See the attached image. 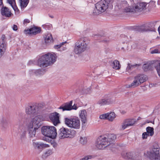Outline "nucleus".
I'll use <instances>...</instances> for the list:
<instances>
[{
  "mask_svg": "<svg viewBox=\"0 0 160 160\" xmlns=\"http://www.w3.org/2000/svg\"><path fill=\"white\" fill-rule=\"evenodd\" d=\"M116 138V136L113 134H109L100 136L97 139L96 146L98 149H103L110 145Z\"/></svg>",
  "mask_w": 160,
  "mask_h": 160,
  "instance_id": "nucleus-1",
  "label": "nucleus"
},
{
  "mask_svg": "<svg viewBox=\"0 0 160 160\" xmlns=\"http://www.w3.org/2000/svg\"><path fill=\"white\" fill-rule=\"evenodd\" d=\"M57 58L55 53H48L39 58L38 61V65L43 68L51 65L56 61Z\"/></svg>",
  "mask_w": 160,
  "mask_h": 160,
  "instance_id": "nucleus-2",
  "label": "nucleus"
},
{
  "mask_svg": "<svg viewBox=\"0 0 160 160\" xmlns=\"http://www.w3.org/2000/svg\"><path fill=\"white\" fill-rule=\"evenodd\" d=\"M112 2L110 0H101L95 4V9L93 11L94 15L102 13L105 11L109 7H112Z\"/></svg>",
  "mask_w": 160,
  "mask_h": 160,
  "instance_id": "nucleus-3",
  "label": "nucleus"
},
{
  "mask_svg": "<svg viewBox=\"0 0 160 160\" xmlns=\"http://www.w3.org/2000/svg\"><path fill=\"white\" fill-rule=\"evenodd\" d=\"M88 41L86 37L80 38L76 42L74 52L76 54H80L86 51L88 48Z\"/></svg>",
  "mask_w": 160,
  "mask_h": 160,
  "instance_id": "nucleus-4",
  "label": "nucleus"
},
{
  "mask_svg": "<svg viewBox=\"0 0 160 160\" xmlns=\"http://www.w3.org/2000/svg\"><path fill=\"white\" fill-rule=\"evenodd\" d=\"M64 122L68 127L75 129H79L81 127L80 120L77 117L65 118Z\"/></svg>",
  "mask_w": 160,
  "mask_h": 160,
  "instance_id": "nucleus-5",
  "label": "nucleus"
},
{
  "mask_svg": "<svg viewBox=\"0 0 160 160\" xmlns=\"http://www.w3.org/2000/svg\"><path fill=\"white\" fill-rule=\"evenodd\" d=\"M41 132L43 135L50 138H54L57 133L56 128L53 126H44L41 128Z\"/></svg>",
  "mask_w": 160,
  "mask_h": 160,
  "instance_id": "nucleus-6",
  "label": "nucleus"
},
{
  "mask_svg": "<svg viewBox=\"0 0 160 160\" xmlns=\"http://www.w3.org/2000/svg\"><path fill=\"white\" fill-rule=\"evenodd\" d=\"M122 157L128 160H142L140 153L135 152H125L122 154Z\"/></svg>",
  "mask_w": 160,
  "mask_h": 160,
  "instance_id": "nucleus-7",
  "label": "nucleus"
},
{
  "mask_svg": "<svg viewBox=\"0 0 160 160\" xmlns=\"http://www.w3.org/2000/svg\"><path fill=\"white\" fill-rule=\"evenodd\" d=\"M147 78L143 74H139L135 76L133 82L128 85V88H135L146 81Z\"/></svg>",
  "mask_w": 160,
  "mask_h": 160,
  "instance_id": "nucleus-8",
  "label": "nucleus"
},
{
  "mask_svg": "<svg viewBox=\"0 0 160 160\" xmlns=\"http://www.w3.org/2000/svg\"><path fill=\"white\" fill-rule=\"evenodd\" d=\"M44 120L43 117L41 115L36 116L31 119L29 126L38 129L41 126L42 122Z\"/></svg>",
  "mask_w": 160,
  "mask_h": 160,
  "instance_id": "nucleus-9",
  "label": "nucleus"
},
{
  "mask_svg": "<svg viewBox=\"0 0 160 160\" xmlns=\"http://www.w3.org/2000/svg\"><path fill=\"white\" fill-rule=\"evenodd\" d=\"M146 155L151 160L159 159L160 158L159 148L158 147H154L151 150L147 151Z\"/></svg>",
  "mask_w": 160,
  "mask_h": 160,
  "instance_id": "nucleus-10",
  "label": "nucleus"
},
{
  "mask_svg": "<svg viewBox=\"0 0 160 160\" xmlns=\"http://www.w3.org/2000/svg\"><path fill=\"white\" fill-rule=\"evenodd\" d=\"M116 117V115L113 112H108L101 115L99 118L102 119H107L109 122H112Z\"/></svg>",
  "mask_w": 160,
  "mask_h": 160,
  "instance_id": "nucleus-11",
  "label": "nucleus"
},
{
  "mask_svg": "<svg viewBox=\"0 0 160 160\" xmlns=\"http://www.w3.org/2000/svg\"><path fill=\"white\" fill-rule=\"evenodd\" d=\"M59 131V138L62 139L69 137L71 133L70 129L64 127L61 128Z\"/></svg>",
  "mask_w": 160,
  "mask_h": 160,
  "instance_id": "nucleus-12",
  "label": "nucleus"
},
{
  "mask_svg": "<svg viewBox=\"0 0 160 160\" xmlns=\"http://www.w3.org/2000/svg\"><path fill=\"white\" fill-rule=\"evenodd\" d=\"M38 106L36 105L28 106L25 109L26 113L28 115H34L38 113Z\"/></svg>",
  "mask_w": 160,
  "mask_h": 160,
  "instance_id": "nucleus-13",
  "label": "nucleus"
},
{
  "mask_svg": "<svg viewBox=\"0 0 160 160\" xmlns=\"http://www.w3.org/2000/svg\"><path fill=\"white\" fill-rule=\"evenodd\" d=\"M49 118L55 126H56L60 123L59 113L57 112L51 113L49 115Z\"/></svg>",
  "mask_w": 160,
  "mask_h": 160,
  "instance_id": "nucleus-14",
  "label": "nucleus"
},
{
  "mask_svg": "<svg viewBox=\"0 0 160 160\" xmlns=\"http://www.w3.org/2000/svg\"><path fill=\"white\" fill-rule=\"evenodd\" d=\"M146 5L147 3L145 2H142L137 3L134 6L135 12H140L146 9Z\"/></svg>",
  "mask_w": 160,
  "mask_h": 160,
  "instance_id": "nucleus-15",
  "label": "nucleus"
},
{
  "mask_svg": "<svg viewBox=\"0 0 160 160\" xmlns=\"http://www.w3.org/2000/svg\"><path fill=\"white\" fill-rule=\"evenodd\" d=\"M1 14L7 17H10L12 15L11 11L6 7H3L1 10Z\"/></svg>",
  "mask_w": 160,
  "mask_h": 160,
  "instance_id": "nucleus-16",
  "label": "nucleus"
},
{
  "mask_svg": "<svg viewBox=\"0 0 160 160\" xmlns=\"http://www.w3.org/2000/svg\"><path fill=\"white\" fill-rule=\"evenodd\" d=\"M6 48V43L3 39L0 42V58L4 54Z\"/></svg>",
  "mask_w": 160,
  "mask_h": 160,
  "instance_id": "nucleus-17",
  "label": "nucleus"
},
{
  "mask_svg": "<svg viewBox=\"0 0 160 160\" xmlns=\"http://www.w3.org/2000/svg\"><path fill=\"white\" fill-rule=\"evenodd\" d=\"M44 38L45 43L46 45H49L53 42L52 35L50 33L45 34Z\"/></svg>",
  "mask_w": 160,
  "mask_h": 160,
  "instance_id": "nucleus-18",
  "label": "nucleus"
},
{
  "mask_svg": "<svg viewBox=\"0 0 160 160\" xmlns=\"http://www.w3.org/2000/svg\"><path fill=\"white\" fill-rule=\"evenodd\" d=\"M7 2L12 7L16 14L19 13V10L16 6L15 0H7Z\"/></svg>",
  "mask_w": 160,
  "mask_h": 160,
  "instance_id": "nucleus-19",
  "label": "nucleus"
},
{
  "mask_svg": "<svg viewBox=\"0 0 160 160\" xmlns=\"http://www.w3.org/2000/svg\"><path fill=\"white\" fill-rule=\"evenodd\" d=\"M33 146L36 149L38 150L49 147V145L42 142L34 143L33 144Z\"/></svg>",
  "mask_w": 160,
  "mask_h": 160,
  "instance_id": "nucleus-20",
  "label": "nucleus"
},
{
  "mask_svg": "<svg viewBox=\"0 0 160 160\" xmlns=\"http://www.w3.org/2000/svg\"><path fill=\"white\" fill-rule=\"evenodd\" d=\"M79 116L81 120H87V114L86 111L85 110L80 111Z\"/></svg>",
  "mask_w": 160,
  "mask_h": 160,
  "instance_id": "nucleus-21",
  "label": "nucleus"
},
{
  "mask_svg": "<svg viewBox=\"0 0 160 160\" xmlns=\"http://www.w3.org/2000/svg\"><path fill=\"white\" fill-rule=\"evenodd\" d=\"M72 102L71 101L69 103L66 104L64 106L60 107L59 109H62V111L65 110H72L71 106L72 104Z\"/></svg>",
  "mask_w": 160,
  "mask_h": 160,
  "instance_id": "nucleus-22",
  "label": "nucleus"
},
{
  "mask_svg": "<svg viewBox=\"0 0 160 160\" xmlns=\"http://www.w3.org/2000/svg\"><path fill=\"white\" fill-rule=\"evenodd\" d=\"M29 0H19V3L22 10L24 9L28 5Z\"/></svg>",
  "mask_w": 160,
  "mask_h": 160,
  "instance_id": "nucleus-23",
  "label": "nucleus"
},
{
  "mask_svg": "<svg viewBox=\"0 0 160 160\" xmlns=\"http://www.w3.org/2000/svg\"><path fill=\"white\" fill-rule=\"evenodd\" d=\"M111 65L113 69L116 70H119L121 68V65L119 62L117 60L113 61L112 62Z\"/></svg>",
  "mask_w": 160,
  "mask_h": 160,
  "instance_id": "nucleus-24",
  "label": "nucleus"
},
{
  "mask_svg": "<svg viewBox=\"0 0 160 160\" xmlns=\"http://www.w3.org/2000/svg\"><path fill=\"white\" fill-rule=\"evenodd\" d=\"M19 136L21 139L24 138L26 137V132L24 130V128H21L18 130Z\"/></svg>",
  "mask_w": 160,
  "mask_h": 160,
  "instance_id": "nucleus-25",
  "label": "nucleus"
},
{
  "mask_svg": "<svg viewBox=\"0 0 160 160\" xmlns=\"http://www.w3.org/2000/svg\"><path fill=\"white\" fill-rule=\"evenodd\" d=\"M38 129L29 126V133L30 137H33L34 136L36 133V130Z\"/></svg>",
  "mask_w": 160,
  "mask_h": 160,
  "instance_id": "nucleus-26",
  "label": "nucleus"
},
{
  "mask_svg": "<svg viewBox=\"0 0 160 160\" xmlns=\"http://www.w3.org/2000/svg\"><path fill=\"white\" fill-rule=\"evenodd\" d=\"M158 75L160 77V61H157L153 63Z\"/></svg>",
  "mask_w": 160,
  "mask_h": 160,
  "instance_id": "nucleus-27",
  "label": "nucleus"
},
{
  "mask_svg": "<svg viewBox=\"0 0 160 160\" xmlns=\"http://www.w3.org/2000/svg\"><path fill=\"white\" fill-rule=\"evenodd\" d=\"M151 23L146 24L144 26H142L141 29L143 31L148 32L151 31L152 26L151 25Z\"/></svg>",
  "mask_w": 160,
  "mask_h": 160,
  "instance_id": "nucleus-28",
  "label": "nucleus"
},
{
  "mask_svg": "<svg viewBox=\"0 0 160 160\" xmlns=\"http://www.w3.org/2000/svg\"><path fill=\"white\" fill-rule=\"evenodd\" d=\"M126 5V1H118L117 3L116 7H117L119 9H121L122 7L125 6Z\"/></svg>",
  "mask_w": 160,
  "mask_h": 160,
  "instance_id": "nucleus-29",
  "label": "nucleus"
},
{
  "mask_svg": "<svg viewBox=\"0 0 160 160\" xmlns=\"http://www.w3.org/2000/svg\"><path fill=\"white\" fill-rule=\"evenodd\" d=\"M31 29V33L32 34H36L40 32L41 31V28L34 27Z\"/></svg>",
  "mask_w": 160,
  "mask_h": 160,
  "instance_id": "nucleus-30",
  "label": "nucleus"
},
{
  "mask_svg": "<svg viewBox=\"0 0 160 160\" xmlns=\"http://www.w3.org/2000/svg\"><path fill=\"white\" fill-rule=\"evenodd\" d=\"M146 132L150 136H152L154 134V129L153 128L148 127L146 128Z\"/></svg>",
  "mask_w": 160,
  "mask_h": 160,
  "instance_id": "nucleus-31",
  "label": "nucleus"
},
{
  "mask_svg": "<svg viewBox=\"0 0 160 160\" xmlns=\"http://www.w3.org/2000/svg\"><path fill=\"white\" fill-rule=\"evenodd\" d=\"M140 65L139 64H128L127 68V70L129 71V70L132 69L133 68H137Z\"/></svg>",
  "mask_w": 160,
  "mask_h": 160,
  "instance_id": "nucleus-32",
  "label": "nucleus"
},
{
  "mask_svg": "<svg viewBox=\"0 0 160 160\" xmlns=\"http://www.w3.org/2000/svg\"><path fill=\"white\" fill-rule=\"evenodd\" d=\"M79 142L82 145L85 144L87 142V138L85 136H80Z\"/></svg>",
  "mask_w": 160,
  "mask_h": 160,
  "instance_id": "nucleus-33",
  "label": "nucleus"
},
{
  "mask_svg": "<svg viewBox=\"0 0 160 160\" xmlns=\"http://www.w3.org/2000/svg\"><path fill=\"white\" fill-rule=\"evenodd\" d=\"M129 126H132L135 123V121L134 119H128L125 120Z\"/></svg>",
  "mask_w": 160,
  "mask_h": 160,
  "instance_id": "nucleus-34",
  "label": "nucleus"
},
{
  "mask_svg": "<svg viewBox=\"0 0 160 160\" xmlns=\"http://www.w3.org/2000/svg\"><path fill=\"white\" fill-rule=\"evenodd\" d=\"M107 104H109L113 103L114 100L111 97H108L105 98Z\"/></svg>",
  "mask_w": 160,
  "mask_h": 160,
  "instance_id": "nucleus-35",
  "label": "nucleus"
},
{
  "mask_svg": "<svg viewBox=\"0 0 160 160\" xmlns=\"http://www.w3.org/2000/svg\"><path fill=\"white\" fill-rule=\"evenodd\" d=\"M82 124H81V126H82V129L84 130L85 129L87 126V120H81Z\"/></svg>",
  "mask_w": 160,
  "mask_h": 160,
  "instance_id": "nucleus-36",
  "label": "nucleus"
},
{
  "mask_svg": "<svg viewBox=\"0 0 160 160\" xmlns=\"http://www.w3.org/2000/svg\"><path fill=\"white\" fill-rule=\"evenodd\" d=\"M105 98H103L99 100L98 102V104L101 106L107 104Z\"/></svg>",
  "mask_w": 160,
  "mask_h": 160,
  "instance_id": "nucleus-37",
  "label": "nucleus"
},
{
  "mask_svg": "<svg viewBox=\"0 0 160 160\" xmlns=\"http://www.w3.org/2000/svg\"><path fill=\"white\" fill-rule=\"evenodd\" d=\"M124 11L127 12H135V10H134V6L132 7V8L130 7H128V8H125Z\"/></svg>",
  "mask_w": 160,
  "mask_h": 160,
  "instance_id": "nucleus-38",
  "label": "nucleus"
},
{
  "mask_svg": "<svg viewBox=\"0 0 160 160\" xmlns=\"http://www.w3.org/2000/svg\"><path fill=\"white\" fill-rule=\"evenodd\" d=\"M128 124H127L124 120L123 122L122 123L120 128V129L121 130H124L126 128L128 127Z\"/></svg>",
  "mask_w": 160,
  "mask_h": 160,
  "instance_id": "nucleus-39",
  "label": "nucleus"
},
{
  "mask_svg": "<svg viewBox=\"0 0 160 160\" xmlns=\"http://www.w3.org/2000/svg\"><path fill=\"white\" fill-rule=\"evenodd\" d=\"M52 153V152L50 150H48L43 154L42 157L43 158H46V157L51 155Z\"/></svg>",
  "mask_w": 160,
  "mask_h": 160,
  "instance_id": "nucleus-40",
  "label": "nucleus"
},
{
  "mask_svg": "<svg viewBox=\"0 0 160 160\" xmlns=\"http://www.w3.org/2000/svg\"><path fill=\"white\" fill-rule=\"evenodd\" d=\"M24 34H26L32 35L31 29H25L24 31Z\"/></svg>",
  "mask_w": 160,
  "mask_h": 160,
  "instance_id": "nucleus-41",
  "label": "nucleus"
},
{
  "mask_svg": "<svg viewBox=\"0 0 160 160\" xmlns=\"http://www.w3.org/2000/svg\"><path fill=\"white\" fill-rule=\"evenodd\" d=\"M149 136H150V135L149 134H148V133H147L146 132H144L142 133V138L143 139H146Z\"/></svg>",
  "mask_w": 160,
  "mask_h": 160,
  "instance_id": "nucleus-42",
  "label": "nucleus"
},
{
  "mask_svg": "<svg viewBox=\"0 0 160 160\" xmlns=\"http://www.w3.org/2000/svg\"><path fill=\"white\" fill-rule=\"evenodd\" d=\"M92 156L91 155H87L85 156L82 159V160H87L90 159L92 158Z\"/></svg>",
  "mask_w": 160,
  "mask_h": 160,
  "instance_id": "nucleus-43",
  "label": "nucleus"
},
{
  "mask_svg": "<svg viewBox=\"0 0 160 160\" xmlns=\"http://www.w3.org/2000/svg\"><path fill=\"white\" fill-rule=\"evenodd\" d=\"M65 43V42H63L61 43L60 44L55 45L54 46V48L55 49H58V48H60V47H61L62 46V45H63V44L64 43Z\"/></svg>",
  "mask_w": 160,
  "mask_h": 160,
  "instance_id": "nucleus-44",
  "label": "nucleus"
},
{
  "mask_svg": "<svg viewBox=\"0 0 160 160\" xmlns=\"http://www.w3.org/2000/svg\"><path fill=\"white\" fill-rule=\"evenodd\" d=\"M30 22V21L28 19H25L23 21V23L24 25L27 24Z\"/></svg>",
  "mask_w": 160,
  "mask_h": 160,
  "instance_id": "nucleus-45",
  "label": "nucleus"
},
{
  "mask_svg": "<svg viewBox=\"0 0 160 160\" xmlns=\"http://www.w3.org/2000/svg\"><path fill=\"white\" fill-rule=\"evenodd\" d=\"M36 75H38L39 74H41L42 73V72L40 70H38L36 71L35 72Z\"/></svg>",
  "mask_w": 160,
  "mask_h": 160,
  "instance_id": "nucleus-46",
  "label": "nucleus"
},
{
  "mask_svg": "<svg viewBox=\"0 0 160 160\" xmlns=\"http://www.w3.org/2000/svg\"><path fill=\"white\" fill-rule=\"evenodd\" d=\"M1 122L3 125H6L7 123L6 120L4 118H3L2 119Z\"/></svg>",
  "mask_w": 160,
  "mask_h": 160,
  "instance_id": "nucleus-47",
  "label": "nucleus"
},
{
  "mask_svg": "<svg viewBox=\"0 0 160 160\" xmlns=\"http://www.w3.org/2000/svg\"><path fill=\"white\" fill-rule=\"evenodd\" d=\"M12 29L15 31H16L18 29V28L16 25H13L12 27Z\"/></svg>",
  "mask_w": 160,
  "mask_h": 160,
  "instance_id": "nucleus-48",
  "label": "nucleus"
},
{
  "mask_svg": "<svg viewBox=\"0 0 160 160\" xmlns=\"http://www.w3.org/2000/svg\"><path fill=\"white\" fill-rule=\"evenodd\" d=\"M48 137L45 136V137H44L42 139L45 141H46L47 142L49 141V139Z\"/></svg>",
  "mask_w": 160,
  "mask_h": 160,
  "instance_id": "nucleus-49",
  "label": "nucleus"
},
{
  "mask_svg": "<svg viewBox=\"0 0 160 160\" xmlns=\"http://www.w3.org/2000/svg\"><path fill=\"white\" fill-rule=\"evenodd\" d=\"M52 145L53 146L54 148L56 147L57 146V144L55 142H52L51 143Z\"/></svg>",
  "mask_w": 160,
  "mask_h": 160,
  "instance_id": "nucleus-50",
  "label": "nucleus"
},
{
  "mask_svg": "<svg viewBox=\"0 0 160 160\" xmlns=\"http://www.w3.org/2000/svg\"><path fill=\"white\" fill-rule=\"evenodd\" d=\"M71 108H72V109H75V110H76L77 109V106L75 105H74L73 106H72V105L71 106Z\"/></svg>",
  "mask_w": 160,
  "mask_h": 160,
  "instance_id": "nucleus-51",
  "label": "nucleus"
},
{
  "mask_svg": "<svg viewBox=\"0 0 160 160\" xmlns=\"http://www.w3.org/2000/svg\"><path fill=\"white\" fill-rule=\"evenodd\" d=\"M148 65L147 64H144L143 66V68L145 70H146V68H148Z\"/></svg>",
  "mask_w": 160,
  "mask_h": 160,
  "instance_id": "nucleus-52",
  "label": "nucleus"
},
{
  "mask_svg": "<svg viewBox=\"0 0 160 160\" xmlns=\"http://www.w3.org/2000/svg\"><path fill=\"white\" fill-rule=\"evenodd\" d=\"M121 113L123 114H124L126 113V112L124 111H122L121 112Z\"/></svg>",
  "mask_w": 160,
  "mask_h": 160,
  "instance_id": "nucleus-53",
  "label": "nucleus"
},
{
  "mask_svg": "<svg viewBox=\"0 0 160 160\" xmlns=\"http://www.w3.org/2000/svg\"><path fill=\"white\" fill-rule=\"evenodd\" d=\"M158 4L159 5H160V4H159L158 3Z\"/></svg>",
  "mask_w": 160,
  "mask_h": 160,
  "instance_id": "nucleus-54",
  "label": "nucleus"
}]
</instances>
